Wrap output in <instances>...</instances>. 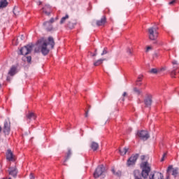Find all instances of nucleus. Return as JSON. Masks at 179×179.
Masks as SVG:
<instances>
[{"label": "nucleus", "mask_w": 179, "mask_h": 179, "mask_svg": "<svg viewBox=\"0 0 179 179\" xmlns=\"http://www.w3.org/2000/svg\"><path fill=\"white\" fill-rule=\"evenodd\" d=\"M1 131H2V127H0V132H1Z\"/></svg>", "instance_id": "nucleus-45"}, {"label": "nucleus", "mask_w": 179, "mask_h": 179, "mask_svg": "<svg viewBox=\"0 0 179 179\" xmlns=\"http://www.w3.org/2000/svg\"><path fill=\"white\" fill-rule=\"evenodd\" d=\"M6 159L7 160H9V162H13V160H15V156H13V152H12V150H7Z\"/></svg>", "instance_id": "nucleus-13"}, {"label": "nucleus", "mask_w": 179, "mask_h": 179, "mask_svg": "<svg viewBox=\"0 0 179 179\" xmlns=\"http://www.w3.org/2000/svg\"><path fill=\"white\" fill-rule=\"evenodd\" d=\"M15 73H16V67L13 66V67H11V69H10V71H9V72H8V74H9L10 76H13V75H15Z\"/></svg>", "instance_id": "nucleus-23"}, {"label": "nucleus", "mask_w": 179, "mask_h": 179, "mask_svg": "<svg viewBox=\"0 0 179 179\" xmlns=\"http://www.w3.org/2000/svg\"><path fill=\"white\" fill-rule=\"evenodd\" d=\"M149 50H152V48H151L150 46H148V47L147 48V51H149Z\"/></svg>", "instance_id": "nucleus-41"}, {"label": "nucleus", "mask_w": 179, "mask_h": 179, "mask_svg": "<svg viewBox=\"0 0 179 179\" xmlns=\"http://www.w3.org/2000/svg\"><path fill=\"white\" fill-rule=\"evenodd\" d=\"M138 157H139V155L138 154L131 155L127 162V166L128 167H129L130 166H134L135 163H136V161L138 160Z\"/></svg>", "instance_id": "nucleus-7"}, {"label": "nucleus", "mask_w": 179, "mask_h": 179, "mask_svg": "<svg viewBox=\"0 0 179 179\" xmlns=\"http://www.w3.org/2000/svg\"><path fill=\"white\" fill-rule=\"evenodd\" d=\"M159 72L158 70H157V69H152L150 71V73H157Z\"/></svg>", "instance_id": "nucleus-30"}, {"label": "nucleus", "mask_w": 179, "mask_h": 179, "mask_svg": "<svg viewBox=\"0 0 179 179\" xmlns=\"http://www.w3.org/2000/svg\"><path fill=\"white\" fill-rule=\"evenodd\" d=\"M172 64H173V65H178V62H177L176 60H173L172 62Z\"/></svg>", "instance_id": "nucleus-36"}, {"label": "nucleus", "mask_w": 179, "mask_h": 179, "mask_svg": "<svg viewBox=\"0 0 179 179\" xmlns=\"http://www.w3.org/2000/svg\"><path fill=\"white\" fill-rule=\"evenodd\" d=\"M26 117L27 120H29V121H31V120H36V118H37V116L33 112H29Z\"/></svg>", "instance_id": "nucleus-14"}, {"label": "nucleus", "mask_w": 179, "mask_h": 179, "mask_svg": "<svg viewBox=\"0 0 179 179\" xmlns=\"http://www.w3.org/2000/svg\"><path fill=\"white\" fill-rule=\"evenodd\" d=\"M106 22L107 19L106 18V17H103L100 20L96 21V25L104 26Z\"/></svg>", "instance_id": "nucleus-16"}, {"label": "nucleus", "mask_w": 179, "mask_h": 179, "mask_svg": "<svg viewBox=\"0 0 179 179\" xmlns=\"http://www.w3.org/2000/svg\"><path fill=\"white\" fill-rule=\"evenodd\" d=\"M163 173L159 172H155L151 173L149 176V179H164Z\"/></svg>", "instance_id": "nucleus-10"}, {"label": "nucleus", "mask_w": 179, "mask_h": 179, "mask_svg": "<svg viewBox=\"0 0 179 179\" xmlns=\"http://www.w3.org/2000/svg\"><path fill=\"white\" fill-rule=\"evenodd\" d=\"M6 6H8V1L0 0V9L1 8H6Z\"/></svg>", "instance_id": "nucleus-22"}, {"label": "nucleus", "mask_w": 179, "mask_h": 179, "mask_svg": "<svg viewBox=\"0 0 179 179\" xmlns=\"http://www.w3.org/2000/svg\"><path fill=\"white\" fill-rule=\"evenodd\" d=\"M71 155H72V152L71 151V150H69L68 152H67V155H66V159L64 160V163L66 162V161L69 159V157H71Z\"/></svg>", "instance_id": "nucleus-27"}, {"label": "nucleus", "mask_w": 179, "mask_h": 179, "mask_svg": "<svg viewBox=\"0 0 179 179\" xmlns=\"http://www.w3.org/2000/svg\"><path fill=\"white\" fill-rule=\"evenodd\" d=\"M48 22H49L50 24H52V23H54V22H55V20H54V18H51V19L50 20V21H48Z\"/></svg>", "instance_id": "nucleus-37"}, {"label": "nucleus", "mask_w": 179, "mask_h": 179, "mask_svg": "<svg viewBox=\"0 0 179 179\" xmlns=\"http://www.w3.org/2000/svg\"><path fill=\"white\" fill-rule=\"evenodd\" d=\"M68 19H69V15H66L65 17H62L60 20V24H64V23H65V22H66V20H68Z\"/></svg>", "instance_id": "nucleus-24"}, {"label": "nucleus", "mask_w": 179, "mask_h": 179, "mask_svg": "<svg viewBox=\"0 0 179 179\" xmlns=\"http://www.w3.org/2000/svg\"><path fill=\"white\" fill-rule=\"evenodd\" d=\"M75 24H76V22H73V21H69L67 23V27L69 29H73L75 27Z\"/></svg>", "instance_id": "nucleus-25"}, {"label": "nucleus", "mask_w": 179, "mask_h": 179, "mask_svg": "<svg viewBox=\"0 0 179 179\" xmlns=\"http://www.w3.org/2000/svg\"><path fill=\"white\" fill-rule=\"evenodd\" d=\"M127 96V92L123 93V97H125Z\"/></svg>", "instance_id": "nucleus-43"}, {"label": "nucleus", "mask_w": 179, "mask_h": 179, "mask_svg": "<svg viewBox=\"0 0 179 179\" xmlns=\"http://www.w3.org/2000/svg\"><path fill=\"white\" fill-rule=\"evenodd\" d=\"M33 47H34V44H29L24 46L20 50V55H27L31 52V50H33Z\"/></svg>", "instance_id": "nucleus-6"}, {"label": "nucleus", "mask_w": 179, "mask_h": 179, "mask_svg": "<svg viewBox=\"0 0 179 179\" xmlns=\"http://www.w3.org/2000/svg\"><path fill=\"white\" fill-rule=\"evenodd\" d=\"M132 49H131V48H127V54H129V55H132Z\"/></svg>", "instance_id": "nucleus-32"}, {"label": "nucleus", "mask_w": 179, "mask_h": 179, "mask_svg": "<svg viewBox=\"0 0 179 179\" xmlns=\"http://www.w3.org/2000/svg\"><path fill=\"white\" fill-rule=\"evenodd\" d=\"M134 92H135V93H137V94H141V90H138V88H134Z\"/></svg>", "instance_id": "nucleus-33"}, {"label": "nucleus", "mask_w": 179, "mask_h": 179, "mask_svg": "<svg viewBox=\"0 0 179 179\" xmlns=\"http://www.w3.org/2000/svg\"><path fill=\"white\" fill-rule=\"evenodd\" d=\"M91 149L93 150L94 152H96L97 149H99V143L96 142H92L90 145Z\"/></svg>", "instance_id": "nucleus-20"}, {"label": "nucleus", "mask_w": 179, "mask_h": 179, "mask_svg": "<svg viewBox=\"0 0 179 179\" xmlns=\"http://www.w3.org/2000/svg\"><path fill=\"white\" fill-rule=\"evenodd\" d=\"M148 31L150 40L155 41L157 39V37H159V32L157 31V28L152 27L148 29Z\"/></svg>", "instance_id": "nucleus-4"}, {"label": "nucleus", "mask_w": 179, "mask_h": 179, "mask_svg": "<svg viewBox=\"0 0 179 179\" xmlns=\"http://www.w3.org/2000/svg\"><path fill=\"white\" fill-rule=\"evenodd\" d=\"M142 172L139 170H136L134 172L135 179L148 178L149 177V173H150L152 169L148 162H142L141 164Z\"/></svg>", "instance_id": "nucleus-2"}, {"label": "nucleus", "mask_w": 179, "mask_h": 179, "mask_svg": "<svg viewBox=\"0 0 179 179\" xmlns=\"http://www.w3.org/2000/svg\"><path fill=\"white\" fill-rule=\"evenodd\" d=\"M3 132L4 135H9L10 134V122L5 121Z\"/></svg>", "instance_id": "nucleus-9"}, {"label": "nucleus", "mask_w": 179, "mask_h": 179, "mask_svg": "<svg viewBox=\"0 0 179 179\" xmlns=\"http://www.w3.org/2000/svg\"><path fill=\"white\" fill-rule=\"evenodd\" d=\"M128 150H129V148L124 147L123 149H120L119 152L122 156H124V155H127L128 152Z\"/></svg>", "instance_id": "nucleus-21"}, {"label": "nucleus", "mask_w": 179, "mask_h": 179, "mask_svg": "<svg viewBox=\"0 0 179 179\" xmlns=\"http://www.w3.org/2000/svg\"><path fill=\"white\" fill-rule=\"evenodd\" d=\"M106 173V167H104V165H99L97 166V168L95 169V171L94 172V178H99L101 176H104Z\"/></svg>", "instance_id": "nucleus-5"}, {"label": "nucleus", "mask_w": 179, "mask_h": 179, "mask_svg": "<svg viewBox=\"0 0 179 179\" xmlns=\"http://www.w3.org/2000/svg\"><path fill=\"white\" fill-rule=\"evenodd\" d=\"M89 117V110L85 112V117Z\"/></svg>", "instance_id": "nucleus-38"}, {"label": "nucleus", "mask_w": 179, "mask_h": 179, "mask_svg": "<svg viewBox=\"0 0 179 179\" xmlns=\"http://www.w3.org/2000/svg\"><path fill=\"white\" fill-rule=\"evenodd\" d=\"M138 136H139L143 141H148L150 136H149V133L148 131L141 130L138 131L137 133Z\"/></svg>", "instance_id": "nucleus-8"}, {"label": "nucleus", "mask_w": 179, "mask_h": 179, "mask_svg": "<svg viewBox=\"0 0 179 179\" xmlns=\"http://www.w3.org/2000/svg\"><path fill=\"white\" fill-rule=\"evenodd\" d=\"M55 45V42L54 41V38L52 36H50L47 41L44 38H41L38 41V48H35V52H42L43 55H48V52H50V48H54Z\"/></svg>", "instance_id": "nucleus-1"}, {"label": "nucleus", "mask_w": 179, "mask_h": 179, "mask_svg": "<svg viewBox=\"0 0 179 179\" xmlns=\"http://www.w3.org/2000/svg\"><path fill=\"white\" fill-rule=\"evenodd\" d=\"M167 156V153H164L162 157L165 158Z\"/></svg>", "instance_id": "nucleus-42"}, {"label": "nucleus", "mask_w": 179, "mask_h": 179, "mask_svg": "<svg viewBox=\"0 0 179 179\" xmlns=\"http://www.w3.org/2000/svg\"><path fill=\"white\" fill-rule=\"evenodd\" d=\"M97 55V52L91 53V56L96 57Z\"/></svg>", "instance_id": "nucleus-39"}, {"label": "nucleus", "mask_w": 179, "mask_h": 179, "mask_svg": "<svg viewBox=\"0 0 179 179\" xmlns=\"http://www.w3.org/2000/svg\"><path fill=\"white\" fill-rule=\"evenodd\" d=\"M104 61H107V59L104 58V59H99L98 60H96L93 65L94 66H99V65H101V64H103V62H104Z\"/></svg>", "instance_id": "nucleus-17"}, {"label": "nucleus", "mask_w": 179, "mask_h": 179, "mask_svg": "<svg viewBox=\"0 0 179 179\" xmlns=\"http://www.w3.org/2000/svg\"><path fill=\"white\" fill-rule=\"evenodd\" d=\"M179 174L178 167L173 168V165H169L166 170V179H171V176H173V178H177Z\"/></svg>", "instance_id": "nucleus-3"}, {"label": "nucleus", "mask_w": 179, "mask_h": 179, "mask_svg": "<svg viewBox=\"0 0 179 179\" xmlns=\"http://www.w3.org/2000/svg\"><path fill=\"white\" fill-rule=\"evenodd\" d=\"M174 68H177V67L174 66Z\"/></svg>", "instance_id": "nucleus-50"}, {"label": "nucleus", "mask_w": 179, "mask_h": 179, "mask_svg": "<svg viewBox=\"0 0 179 179\" xmlns=\"http://www.w3.org/2000/svg\"><path fill=\"white\" fill-rule=\"evenodd\" d=\"M145 155H142L141 157V160H145Z\"/></svg>", "instance_id": "nucleus-40"}, {"label": "nucleus", "mask_w": 179, "mask_h": 179, "mask_svg": "<svg viewBox=\"0 0 179 179\" xmlns=\"http://www.w3.org/2000/svg\"><path fill=\"white\" fill-rule=\"evenodd\" d=\"M161 162H164V157H162V158L161 159Z\"/></svg>", "instance_id": "nucleus-44"}, {"label": "nucleus", "mask_w": 179, "mask_h": 179, "mask_svg": "<svg viewBox=\"0 0 179 179\" xmlns=\"http://www.w3.org/2000/svg\"><path fill=\"white\" fill-rule=\"evenodd\" d=\"M10 176H13V177H16L17 176V169L16 168H11L9 170Z\"/></svg>", "instance_id": "nucleus-18"}, {"label": "nucleus", "mask_w": 179, "mask_h": 179, "mask_svg": "<svg viewBox=\"0 0 179 179\" xmlns=\"http://www.w3.org/2000/svg\"><path fill=\"white\" fill-rule=\"evenodd\" d=\"M95 52H97V49L95 50Z\"/></svg>", "instance_id": "nucleus-46"}, {"label": "nucleus", "mask_w": 179, "mask_h": 179, "mask_svg": "<svg viewBox=\"0 0 179 179\" xmlns=\"http://www.w3.org/2000/svg\"><path fill=\"white\" fill-rule=\"evenodd\" d=\"M43 26L48 31H51L52 30V24L51 22H49L48 21L43 23Z\"/></svg>", "instance_id": "nucleus-15"}, {"label": "nucleus", "mask_w": 179, "mask_h": 179, "mask_svg": "<svg viewBox=\"0 0 179 179\" xmlns=\"http://www.w3.org/2000/svg\"><path fill=\"white\" fill-rule=\"evenodd\" d=\"M29 178L30 179H34V178H36V177L34 176V175L33 173H30Z\"/></svg>", "instance_id": "nucleus-35"}, {"label": "nucleus", "mask_w": 179, "mask_h": 179, "mask_svg": "<svg viewBox=\"0 0 179 179\" xmlns=\"http://www.w3.org/2000/svg\"><path fill=\"white\" fill-rule=\"evenodd\" d=\"M64 166H66V164H64Z\"/></svg>", "instance_id": "nucleus-48"}, {"label": "nucleus", "mask_w": 179, "mask_h": 179, "mask_svg": "<svg viewBox=\"0 0 179 179\" xmlns=\"http://www.w3.org/2000/svg\"><path fill=\"white\" fill-rule=\"evenodd\" d=\"M42 10L45 15H47V16H50L51 14V6L50 5L46 4L45 6L42 8Z\"/></svg>", "instance_id": "nucleus-12"}, {"label": "nucleus", "mask_w": 179, "mask_h": 179, "mask_svg": "<svg viewBox=\"0 0 179 179\" xmlns=\"http://www.w3.org/2000/svg\"><path fill=\"white\" fill-rule=\"evenodd\" d=\"M106 54H108V51L107 50V48H103L102 53L101 54V56L106 55Z\"/></svg>", "instance_id": "nucleus-29"}, {"label": "nucleus", "mask_w": 179, "mask_h": 179, "mask_svg": "<svg viewBox=\"0 0 179 179\" xmlns=\"http://www.w3.org/2000/svg\"><path fill=\"white\" fill-rule=\"evenodd\" d=\"M171 78H176V71H173L171 73Z\"/></svg>", "instance_id": "nucleus-34"}, {"label": "nucleus", "mask_w": 179, "mask_h": 179, "mask_svg": "<svg viewBox=\"0 0 179 179\" xmlns=\"http://www.w3.org/2000/svg\"><path fill=\"white\" fill-rule=\"evenodd\" d=\"M2 87V85L0 84V87Z\"/></svg>", "instance_id": "nucleus-47"}, {"label": "nucleus", "mask_w": 179, "mask_h": 179, "mask_svg": "<svg viewBox=\"0 0 179 179\" xmlns=\"http://www.w3.org/2000/svg\"><path fill=\"white\" fill-rule=\"evenodd\" d=\"M27 62H28V64H30L31 62V56H27L26 57Z\"/></svg>", "instance_id": "nucleus-31"}, {"label": "nucleus", "mask_w": 179, "mask_h": 179, "mask_svg": "<svg viewBox=\"0 0 179 179\" xmlns=\"http://www.w3.org/2000/svg\"><path fill=\"white\" fill-rule=\"evenodd\" d=\"M176 3H177V0H172L171 1L169 2V5H170L171 6H174Z\"/></svg>", "instance_id": "nucleus-28"}, {"label": "nucleus", "mask_w": 179, "mask_h": 179, "mask_svg": "<svg viewBox=\"0 0 179 179\" xmlns=\"http://www.w3.org/2000/svg\"><path fill=\"white\" fill-rule=\"evenodd\" d=\"M8 179H12V178H9Z\"/></svg>", "instance_id": "nucleus-49"}, {"label": "nucleus", "mask_w": 179, "mask_h": 179, "mask_svg": "<svg viewBox=\"0 0 179 179\" xmlns=\"http://www.w3.org/2000/svg\"><path fill=\"white\" fill-rule=\"evenodd\" d=\"M111 171L114 176H116V177H121V176H122V172L120 170L115 171V169L113 168Z\"/></svg>", "instance_id": "nucleus-19"}, {"label": "nucleus", "mask_w": 179, "mask_h": 179, "mask_svg": "<svg viewBox=\"0 0 179 179\" xmlns=\"http://www.w3.org/2000/svg\"><path fill=\"white\" fill-rule=\"evenodd\" d=\"M142 78H143V75H140V76H138V80H137V81H136V83H137V86H141V85H142L141 83H139V82H142Z\"/></svg>", "instance_id": "nucleus-26"}, {"label": "nucleus", "mask_w": 179, "mask_h": 179, "mask_svg": "<svg viewBox=\"0 0 179 179\" xmlns=\"http://www.w3.org/2000/svg\"><path fill=\"white\" fill-rule=\"evenodd\" d=\"M152 95L147 94L144 99V104L145 107H150L152 106Z\"/></svg>", "instance_id": "nucleus-11"}]
</instances>
